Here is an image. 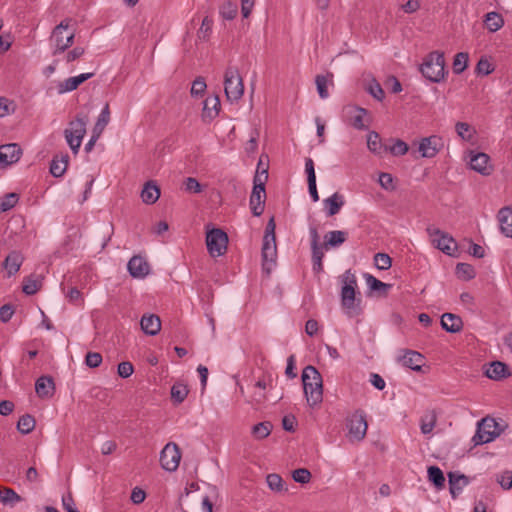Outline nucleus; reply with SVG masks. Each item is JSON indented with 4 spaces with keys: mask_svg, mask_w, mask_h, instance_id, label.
<instances>
[{
    "mask_svg": "<svg viewBox=\"0 0 512 512\" xmlns=\"http://www.w3.org/2000/svg\"><path fill=\"white\" fill-rule=\"evenodd\" d=\"M70 23V19H65L53 29L50 38L53 55L64 52L73 44L75 35L73 30H69Z\"/></svg>",
    "mask_w": 512,
    "mask_h": 512,
    "instance_id": "obj_4",
    "label": "nucleus"
},
{
    "mask_svg": "<svg viewBox=\"0 0 512 512\" xmlns=\"http://www.w3.org/2000/svg\"><path fill=\"white\" fill-rule=\"evenodd\" d=\"M275 220L272 216L265 228L261 257H262V272L269 276L277 265V245L275 236Z\"/></svg>",
    "mask_w": 512,
    "mask_h": 512,
    "instance_id": "obj_1",
    "label": "nucleus"
},
{
    "mask_svg": "<svg viewBox=\"0 0 512 512\" xmlns=\"http://www.w3.org/2000/svg\"><path fill=\"white\" fill-rule=\"evenodd\" d=\"M367 147L375 155H382L388 151V147L382 143L380 136L375 131H370L367 135Z\"/></svg>",
    "mask_w": 512,
    "mask_h": 512,
    "instance_id": "obj_30",
    "label": "nucleus"
},
{
    "mask_svg": "<svg viewBox=\"0 0 512 512\" xmlns=\"http://www.w3.org/2000/svg\"><path fill=\"white\" fill-rule=\"evenodd\" d=\"M422 75L431 82L439 83L445 76L444 53L433 51L429 53L420 66Z\"/></svg>",
    "mask_w": 512,
    "mask_h": 512,
    "instance_id": "obj_3",
    "label": "nucleus"
},
{
    "mask_svg": "<svg viewBox=\"0 0 512 512\" xmlns=\"http://www.w3.org/2000/svg\"><path fill=\"white\" fill-rule=\"evenodd\" d=\"M220 108V99L217 95L207 96L203 103V109L201 113L202 121L205 123H210L213 121L219 115Z\"/></svg>",
    "mask_w": 512,
    "mask_h": 512,
    "instance_id": "obj_15",
    "label": "nucleus"
},
{
    "mask_svg": "<svg viewBox=\"0 0 512 512\" xmlns=\"http://www.w3.org/2000/svg\"><path fill=\"white\" fill-rule=\"evenodd\" d=\"M428 480L437 488L442 489L445 485V477L438 466H430L427 470Z\"/></svg>",
    "mask_w": 512,
    "mask_h": 512,
    "instance_id": "obj_34",
    "label": "nucleus"
},
{
    "mask_svg": "<svg viewBox=\"0 0 512 512\" xmlns=\"http://www.w3.org/2000/svg\"><path fill=\"white\" fill-rule=\"evenodd\" d=\"M160 197V190L157 185L147 182L141 192V198L146 204L155 203Z\"/></svg>",
    "mask_w": 512,
    "mask_h": 512,
    "instance_id": "obj_32",
    "label": "nucleus"
},
{
    "mask_svg": "<svg viewBox=\"0 0 512 512\" xmlns=\"http://www.w3.org/2000/svg\"><path fill=\"white\" fill-rule=\"evenodd\" d=\"M66 297L68 298V301L72 304L80 305L83 303L82 293L76 287H71L68 290Z\"/></svg>",
    "mask_w": 512,
    "mask_h": 512,
    "instance_id": "obj_56",
    "label": "nucleus"
},
{
    "mask_svg": "<svg viewBox=\"0 0 512 512\" xmlns=\"http://www.w3.org/2000/svg\"><path fill=\"white\" fill-rule=\"evenodd\" d=\"M23 260L24 257L18 251H12L8 254L3 262V268L5 269L8 277L15 275L19 271Z\"/></svg>",
    "mask_w": 512,
    "mask_h": 512,
    "instance_id": "obj_24",
    "label": "nucleus"
},
{
    "mask_svg": "<svg viewBox=\"0 0 512 512\" xmlns=\"http://www.w3.org/2000/svg\"><path fill=\"white\" fill-rule=\"evenodd\" d=\"M237 11H238L237 5L230 1L224 3L220 9L221 15L223 16V18H225L227 20L234 19L235 16L237 15Z\"/></svg>",
    "mask_w": 512,
    "mask_h": 512,
    "instance_id": "obj_47",
    "label": "nucleus"
},
{
    "mask_svg": "<svg viewBox=\"0 0 512 512\" xmlns=\"http://www.w3.org/2000/svg\"><path fill=\"white\" fill-rule=\"evenodd\" d=\"M469 55L466 52H459L455 55L453 61V72L461 74L468 65Z\"/></svg>",
    "mask_w": 512,
    "mask_h": 512,
    "instance_id": "obj_41",
    "label": "nucleus"
},
{
    "mask_svg": "<svg viewBox=\"0 0 512 512\" xmlns=\"http://www.w3.org/2000/svg\"><path fill=\"white\" fill-rule=\"evenodd\" d=\"M22 501V497L12 488L3 487L0 493V502L3 505L14 507Z\"/></svg>",
    "mask_w": 512,
    "mask_h": 512,
    "instance_id": "obj_33",
    "label": "nucleus"
},
{
    "mask_svg": "<svg viewBox=\"0 0 512 512\" xmlns=\"http://www.w3.org/2000/svg\"><path fill=\"white\" fill-rule=\"evenodd\" d=\"M141 329L147 335L154 336L161 329V320L155 314H144L140 321Z\"/></svg>",
    "mask_w": 512,
    "mask_h": 512,
    "instance_id": "obj_23",
    "label": "nucleus"
},
{
    "mask_svg": "<svg viewBox=\"0 0 512 512\" xmlns=\"http://www.w3.org/2000/svg\"><path fill=\"white\" fill-rule=\"evenodd\" d=\"M328 216L336 215L345 204L344 196L335 192L332 196L323 200Z\"/></svg>",
    "mask_w": 512,
    "mask_h": 512,
    "instance_id": "obj_28",
    "label": "nucleus"
},
{
    "mask_svg": "<svg viewBox=\"0 0 512 512\" xmlns=\"http://www.w3.org/2000/svg\"><path fill=\"white\" fill-rule=\"evenodd\" d=\"M485 375L493 380H501L509 376L508 366L500 361H494L485 371Z\"/></svg>",
    "mask_w": 512,
    "mask_h": 512,
    "instance_id": "obj_29",
    "label": "nucleus"
},
{
    "mask_svg": "<svg viewBox=\"0 0 512 512\" xmlns=\"http://www.w3.org/2000/svg\"><path fill=\"white\" fill-rule=\"evenodd\" d=\"M110 121V111H109V105L106 104L104 108L102 109L98 120L94 126L93 133L97 134V136H100L103 132L104 128Z\"/></svg>",
    "mask_w": 512,
    "mask_h": 512,
    "instance_id": "obj_37",
    "label": "nucleus"
},
{
    "mask_svg": "<svg viewBox=\"0 0 512 512\" xmlns=\"http://www.w3.org/2000/svg\"><path fill=\"white\" fill-rule=\"evenodd\" d=\"M303 390L307 403L314 407L323 400V384L319 371L311 365L306 366L302 371Z\"/></svg>",
    "mask_w": 512,
    "mask_h": 512,
    "instance_id": "obj_2",
    "label": "nucleus"
},
{
    "mask_svg": "<svg viewBox=\"0 0 512 512\" xmlns=\"http://www.w3.org/2000/svg\"><path fill=\"white\" fill-rule=\"evenodd\" d=\"M496 482L500 484V486L509 490L512 488V472L504 471L496 476Z\"/></svg>",
    "mask_w": 512,
    "mask_h": 512,
    "instance_id": "obj_51",
    "label": "nucleus"
},
{
    "mask_svg": "<svg viewBox=\"0 0 512 512\" xmlns=\"http://www.w3.org/2000/svg\"><path fill=\"white\" fill-rule=\"evenodd\" d=\"M427 232L433 238V244L436 248L441 250L447 255H452L453 251L456 250L457 244L452 236L448 233L441 231L438 228L428 227Z\"/></svg>",
    "mask_w": 512,
    "mask_h": 512,
    "instance_id": "obj_13",
    "label": "nucleus"
},
{
    "mask_svg": "<svg viewBox=\"0 0 512 512\" xmlns=\"http://www.w3.org/2000/svg\"><path fill=\"white\" fill-rule=\"evenodd\" d=\"M374 262L379 270H388L392 265L391 257L386 253H376Z\"/></svg>",
    "mask_w": 512,
    "mask_h": 512,
    "instance_id": "obj_46",
    "label": "nucleus"
},
{
    "mask_svg": "<svg viewBox=\"0 0 512 512\" xmlns=\"http://www.w3.org/2000/svg\"><path fill=\"white\" fill-rule=\"evenodd\" d=\"M448 483L449 490L452 498H456L463 490V488L468 485V478L457 472H449L448 473Z\"/></svg>",
    "mask_w": 512,
    "mask_h": 512,
    "instance_id": "obj_21",
    "label": "nucleus"
},
{
    "mask_svg": "<svg viewBox=\"0 0 512 512\" xmlns=\"http://www.w3.org/2000/svg\"><path fill=\"white\" fill-rule=\"evenodd\" d=\"M266 482L270 490L276 493H281L287 489L284 487V481L278 474L271 473L266 476Z\"/></svg>",
    "mask_w": 512,
    "mask_h": 512,
    "instance_id": "obj_38",
    "label": "nucleus"
},
{
    "mask_svg": "<svg viewBox=\"0 0 512 512\" xmlns=\"http://www.w3.org/2000/svg\"><path fill=\"white\" fill-rule=\"evenodd\" d=\"M268 168V156L262 154L258 158V208L261 209L258 211V217L263 212L265 206V183L267 182L269 176Z\"/></svg>",
    "mask_w": 512,
    "mask_h": 512,
    "instance_id": "obj_12",
    "label": "nucleus"
},
{
    "mask_svg": "<svg viewBox=\"0 0 512 512\" xmlns=\"http://www.w3.org/2000/svg\"><path fill=\"white\" fill-rule=\"evenodd\" d=\"M333 74L327 73V75H317L315 78V83L317 87L318 94L321 99H326L329 97L328 92V82L332 81Z\"/></svg>",
    "mask_w": 512,
    "mask_h": 512,
    "instance_id": "obj_35",
    "label": "nucleus"
},
{
    "mask_svg": "<svg viewBox=\"0 0 512 512\" xmlns=\"http://www.w3.org/2000/svg\"><path fill=\"white\" fill-rule=\"evenodd\" d=\"M493 67L491 65V63L486 59V58H481L477 65H476V73L479 74V75H489L490 73L493 72Z\"/></svg>",
    "mask_w": 512,
    "mask_h": 512,
    "instance_id": "obj_53",
    "label": "nucleus"
},
{
    "mask_svg": "<svg viewBox=\"0 0 512 512\" xmlns=\"http://www.w3.org/2000/svg\"><path fill=\"white\" fill-rule=\"evenodd\" d=\"M282 426L285 431L294 432L296 426V418L292 415L284 416L282 419Z\"/></svg>",
    "mask_w": 512,
    "mask_h": 512,
    "instance_id": "obj_63",
    "label": "nucleus"
},
{
    "mask_svg": "<svg viewBox=\"0 0 512 512\" xmlns=\"http://www.w3.org/2000/svg\"><path fill=\"white\" fill-rule=\"evenodd\" d=\"M379 184L385 190H393V177L390 173L382 172L379 174Z\"/></svg>",
    "mask_w": 512,
    "mask_h": 512,
    "instance_id": "obj_59",
    "label": "nucleus"
},
{
    "mask_svg": "<svg viewBox=\"0 0 512 512\" xmlns=\"http://www.w3.org/2000/svg\"><path fill=\"white\" fill-rule=\"evenodd\" d=\"M62 505L65 512H79L75 508L74 499L70 493L62 497Z\"/></svg>",
    "mask_w": 512,
    "mask_h": 512,
    "instance_id": "obj_62",
    "label": "nucleus"
},
{
    "mask_svg": "<svg viewBox=\"0 0 512 512\" xmlns=\"http://www.w3.org/2000/svg\"><path fill=\"white\" fill-rule=\"evenodd\" d=\"M367 111L364 108H359L357 111V114L352 117L351 124L354 128L358 130H364L366 129V126L363 122V118L366 115Z\"/></svg>",
    "mask_w": 512,
    "mask_h": 512,
    "instance_id": "obj_55",
    "label": "nucleus"
},
{
    "mask_svg": "<svg viewBox=\"0 0 512 512\" xmlns=\"http://www.w3.org/2000/svg\"><path fill=\"white\" fill-rule=\"evenodd\" d=\"M436 424V416L434 413L426 414L421 419L420 429L423 434H429L432 432Z\"/></svg>",
    "mask_w": 512,
    "mask_h": 512,
    "instance_id": "obj_45",
    "label": "nucleus"
},
{
    "mask_svg": "<svg viewBox=\"0 0 512 512\" xmlns=\"http://www.w3.org/2000/svg\"><path fill=\"white\" fill-rule=\"evenodd\" d=\"M292 477H293L295 482H298V483H301V484H305V483H308L310 481L311 473L306 468H298V469L293 471Z\"/></svg>",
    "mask_w": 512,
    "mask_h": 512,
    "instance_id": "obj_50",
    "label": "nucleus"
},
{
    "mask_svg": "<svg viewBox=\"0 0 512 512\" xmlns=\"http://www.w3.org/2000/svg\"><path fill=\"white\" fill-rule=\"evenodd\" d=\"M181 460V451L174 442L167 443L160 453L161 467L169 472L177 470Z\"/></svg>",
    "mask_w": 512,
    "mask_h": 512,
    "instance_id": "obj_11",
    "label": "nucleus"
},
{
    "mask_svg": "<svg viewBox=\"0 0 512 512\" xmlns=\"http://www.w3.org/2000/svg\"><path fill=\"white\" fill-rule=\"evenodd\" d=\"M188 392L186 385L182 383H175L171 388V398L175 403L180 404L185 400Z\"/></svg>",
    "mask_w": 512,
    "mask_h": 512,
    "instance_id": "obj_40",
    "label": "nucleus"
},
{
    "mask_svg": "<svg viewBox=\"0 0 512 512\" xmlns=\"http://www.w3.org/2000/svg\"><path fill=\"white\" fill-rule=\"evenodd\" d=\"M35 419L29 414L20 417L17 423V429L22 434H29L35 428Z\"/></svg>",
    "mask_w": 512,
    "mask_h": 512,
    "instance_id": "obj_39",
    "label": "nucleus"
},
{
    "mask_svg": "<svg viewBox=\"0 0 512 512\" xmlns=\"http://www.w3.org/2000/svg\"><path fill=\"white\" fill-rule=\"evenodd\" d=\"M14 314L13 307L5 304L0 308V320L2 322H8Z\"/></svg>",
    "mask_w": 512,
    "mask_h": 512,
    "instance_id": "obj_64",
    "label": "nucleus"
},
{
    "mask_svg": "<svg viewBox=\"0 0 512 512\" xmlns=\"http://www.w3.org/2000/svg\"><path fill=\"white\" fill-rule=\"evenodd\" d=\"M118 375L122 378L130 377L134 372V367L130 362L124 361L118 364Z\"/></svg>",
    "mask_w": 512,
    "mask_h": 512,
    "instance_id": "obj_58",
    "label": "nucleus"
},
{
    "mask_svg": "<svg viewBox=\"0 0 512 512\" xmlns=\"http://www.w3.org/2000/svg\"><path fill=\"white\" fill-rule=\"evenodd\" d=\"M398 360L403 366L414 371H420L423 365L424 356L417 351L407 350L403 356L398 358Z\"/></svg>",
    "mask_w": 512,
    "mask_h": 512,
    "instance_id": "obj_20",
    "label": "nucleus"
},
{
    "mask_svg": "<svg viewBox=\"0 0 512 512\" xmlns=\"http://www.w3.org/2000/svg\"><path fill=\"white\" fill-rule=\"evenodd\" d=\"M206 246L211 257H219L226 253L228 236L220 228H213L206 233Z\"/></svg>",
    "mask_w": 512,
    "mask_h": 512,
    "instance_id": "obj_7",
    "label": "nucleus"
},
{
    "mask_svg": "<svg viewBox=\"0 0 512 512\" xmlns=\"http://www.w3.org/2000/svg\"><path fill=\"white\" fill-rule=\"evenodd\" d=\"M497 428L498 423L495 419L490 417L483 418L478 423L476 434L473 436L472 440L474 444L480 445L493 441L500 434V431Z\"/></svg>",
    "mask_w": 512,
    "mask_h": 512,
    "instance_id": "obj_9",
    "label": "nucleus"
},
{
    "mask_svg": "<svg viewBox=\"0 0 512 512\" xmlns=\"http://www.w3.org/2000/svg\"><path fill=\"white\" fill-rule=\"evenodd\" d=\"M206 87H207V85H206L204 78H202V77L196 78L192 83L191 95L192 96H201L205 92Z\"/></svg>",
    "mask_w": 512,
    "mask_h": 512,
    "instance_id": "obj_54",
    "label": "nucleus"
},
{
    "mask_svg": "<svg viewBox=\"0 0 512 512\" xmlns=\"http://www.w3.org/2000/svg\"><path fill=\"white\" fill-rule=\"evenodd\" d=\"M368 91L378 101H382L383 98L385 97V93L381 85L375 80L369 84Z\"/></svg>",
    "mask_w": 512,
    "mask_h": 512,
    "instance_id": "obj_57",
    "label": "nucleus"
},
{
    "mask_svg": "<svg viewBox=\"0 0 512 512\" xmlns=\"http://www.w3.org/2000/svg\"><path fill=\"white\" fill-rule=\"evenodd\" d=\"M348 233L346 231L334 230L325 234L324 247L325 250L336 248L347 240Z\"/></svg>",
    "mask_w": 512,
    "mask_h": 512,
    "instance_id": "obj_27",
    "label": "nucleus"
},
{
    "mask_svg": "<svg viewBox=\"0 0 512 512\" xmlns=\"http://www.w3.org/2000/svg\"><path fill=\"white\" fill-rule=\"evenodd\" d=\"M224 91L230 102L239 100L244 93V85L242 78L237 69L229 67L226 69L224 76Z\"/></svg>",
    "mask_w": 512,
    "mask_h": 512,
    "instance_id": "obj_6",
    "label": "nucleus"
},
{
    "mask_svg": "<svg viewBox=\"0 0 512 512\" xmlns=\"http://www.w3.org/2000/svg\"><path fill=\"white\" fill-rule=\"evenodd\" d=\"M69 156L62 154L55 156L50 165V172L54 177H61L68 167Z\"/></svg>",
    "mask_w": 512,
    "mask_h": 512,
    "instance_id": "obj_31",
    "label": "nucleus"
},
{
    "mask_svg": "<svg viewBox=\"0 0 512 512\" xmlns=\"http://www.w3.org/2000/svg\"><path fill=\"white\" fill-rule=\"evenodd\" d=\"M35 391L40 398H48L53 395L54 382L49 376H41L35 383Z\"/></svg>",
    "mask_w": 512,
    "mask_h": 512,
    "instance_id": "obj_26",
    "label": "nucleus"
},
{
    "mask_svg": "<svg viewBox=\"0 0 512 512\" xmlns=\"http://www.w3.org/2000/svg\"><path fill=\"white\" fill-rule=\"evenodd\" d=\"M211 27H212V20L209 17H205L202 20L201 27L198 31V37L201 39H205L211 32Z\"/></svg>",
    "mask_w": 512,
    "mask_h": 512,
    "instance_id": "obj_61",
    "label": "nucleus"
},
{
    "mask_svg": "<svg viewBox=\"0 0 512 512\" xmlns=\"http://www.w3.org/2000/svg\"><path fill=\"white\" fill-rule=\"evenodd\" d=\"M456 275L463 280H471L475 277V270L468 263H458L456 265Z\"/></svg>",
    "mask_w": 512,
    "mask_h": 512,
    "instance_id": "obj_43",
    "label": "nucleus"
},
{
    "mask_svg": "<svg viewBox=\"0 0 512 512\" xmlns=\"http://www.w3.org/2000/svg\"><path fill=\"white\" fill-rule=\"evenodd\" d=\"M41 287V281L33 276L27 277L23 281L22 290L27 295H34Z\"/></svg>",
    "mask_w": 512,
    "mask_h": 512,
    "instance_id": "obj_44",
    "label": "nucleus"
},
{
    "mask_svg": "<svg viewBox=\"0 0 512 512\" xmlns=\"http://www.w3.org/2000/svg\"><path fill=\"white\" fill-rule=\"evenodd\" d=\"M442 143L441 138L438 136H429L423 138L418 147V151L424 158H432L437 155L440 150Z\"/></svg>",
    "mask_w": 512,
    "mask_h": 512,
    "instance_id": "obj_16",
    "label": "nucleus"
},
{
    "mask_svg": "<svg viewBox=\"0 0 512 512\" xmlns=\"http://www.w3.org/2000/svg\"><path fill=\"white\" fill-rule=\"evenodd\" d=\"M185 190L190 193H200L202 186L196 178L188 177L185 180Z\"/></svg>",
    "mask_w": 512,
    "mask_h": 512,
    "instance_id": "obj_60",
    "label": "nucleus"
},
{
    "mask_svg": "<svg viewBox=\"0 0 512 512\" xmlns=\"http://www.w3.org/2000/svg\"><path fill=\"white\" fill-rule=\"evenodd\" d=\"M93 73H82L78 76L69 77L58 84V93L63 94L77 89L82 83L90 79Z\"/></svg>",
    "mask_w": 512,
    "mask_h": 512,
    "instance_id": "obj_19",
    "label": "nucleus"
},
{
    "mask_svg": "<svg viewBox=\"0 0 512 512\" xmlns=\"http://www.w3.org/2000/svg\"><path fill=\"white\" fill-rule=\"evenodd\" d=\"M18 202V195L15 193H9L4 196L0 203L1 211L5 212L13 208Z\"/></svg>",
    "mask_w": 512,
    "mask_h": 512,
    "instance_id": "obj_48",
    "label": "nucleus"
},
{
    "mask_svg": "<svg viewBox=\"0 0 512 512\" xmlns=\"http://www.w3.org/2000/svg\"><path fill=\"white\" fill-rule=\"evenodd\" d=\"M346 427L351 440L361 441L367 433L366 414L363 410H356L346 420Z\"/></svg>",
    "mask_w": 512,
    "mask_h": 512,
    "instance_id": "obj_8",
    "label": "nucleus"
},
{
    "mask_svg": "<svg viewBox=\"0 0 512 512\" xmlns=\"http://www.w3.org/2000/svg\"><path fill=\"white\" fill-rule=\"evenodd\" d=\"M22 154L20 146L16 143H10L0 146V162L3 165L16 163Z\"/></svg>",
    "mask_w": 512,
    "mask_h": 512,
    "instance_id": "obj_17",
    "label": "nucleus"
},
{
    "mask_svg": "<svg viewBox=\"0 0 512 512\" xmlns=\"http://www.w3.org/2000/svg\"><path fill=\"white\" fill-rule=\"evenodd\" d=\"M87 116L78 114L76 118L69 123L68 128L64 130V136L67 144L74 154H77L82 140L86 134Z\"/></svg>",
    "mask_w": 512,
    "mask_h": 512,
    "instance_id": "obj_5",
    "label": "nucleus"
},
{
    "mask_svg": "<svg viewBox=\"0 0 512 512\" xmlns=\"http://www.w3.org/2000/svg\"><path fill=\"white\" fill-rule=\"evenodd\" d=\"M127 268L130 275L134 278H144L150 271L148 262L141 256H133L129 260Z\"/></svg>",
    "mask_w": 512,
    "mask_h": 512,
    "instance_id": "obj_18",
    "label": "nucleus"
},
{
    "mask_svg": "<svg viewBox=\"0 0 512 512\" xmlns=\"http://www.w3.org/2000/svg\"><path fill=\"white\" fill-rule=\"evenodd\" d=\"M341 305L349 318H354L362 313L361 299H356V288L343 285L341 289Z\"/></svg>",
    "mask_w": 512,
    "mask_h": 512,
    "instance_id": "obj_10",
    "label": "nucleus"
},
{
    "mask_svg": "<svg viewBox=\"0 0 512 512\" xmlns=\"http://www.w3.org/2000/svg\"><path fill=\"white\" fill-rule=\"evenodd\" d=\"M364 277H365L366 283L371 291L387 292V290L391 287L390 284H386V283L380 281L379 279H377L376 277H374L371 274L366 273L364 275Z\"/></svg>",
    "mask_w": 512,
    "mask_h": 512,
    "instance_id": "obj_42",
    "label": "nucleus"
},
{
    "mask_svg": "<svg viewBox=\"0 0 512 512\" xmlns=\"http://www.w3.org/2000/svg\"><path fill=\"white\" fill-rule=\"evenodd\" d=\"M484 22L487 29L491 32L498 31L504 25L503 17L497 12L487 13Z\"/></svg>",
    "mask_w": 512,
    "mask_h": 512,
    "instance_id": "obj_36",
    "label": "nucleus"
},
{
    "mask_svg": "<svg viewBox=\"0 0 512 512\" xmlns=\"http://www.w3.org/2000/svg\"><path fill=\"white\" fill-rule=\"evenodd\" d=\"M469 164L472 170L484 176L490 175L493 171L489 155L483 152H471Z\"/></svg>",
    "mask_w": 512,
    "mask_h": 512,
    "instance_id": "obj_14",
    "label": "nucleus"
},
{
    "mask_svg": "<svg viewBox=\"0 0 512 512\" xmlns=\"http://www.w3.org/2000/svg\"><path fill=\"white\" fill-rule=\"evenodd\" d=\"M102 363V355L98 352H88L85 357V364L90 368H97Z\"/></svg>",
    "mask_w": 512,
    "mask_h": 512,
    "instance_id": "obj_52",
    "label": "nucleus"
},
{
    "mask_svg": "<svg viewBox=\"0 0 512 512\" xmlns=\"http://www.w3.org/2000/svg\"><path fill=\"white\" fill-rule=\"evenodd\" d=\"M497 218L501 233L506 237L512 238V208L509 206L501 208Z\"/></svg>",
    "mask_w": 512,
    "mask_h": 512,
    "instance_id": "obj_22",
    "label": "nucleus"
},
{
    "mask_svg": "<svg viewBox=\"0 0 512 512\" xmlns=\"http://www.w3.org/2000/svg\"><path fill=\"white\" fill-rule=\"evenodd\" d=\"M388 150L394 156H402L408 152L409 147L406 142L398 139L391 147L388 148Z\"/></svg>",
    "mask_w": 512,
    "mask_h": 512,
    "instance_id": "obj_49",
    "label": "nucleus"
},
{
    "mask_svg": "<svg viewBox=\"0 0 512 512\" xmlns=\"http://www.w3.org/2000/svg\"><path fill=\"white\" fill-rule=\"evenodd\" d=\"M441 327L446 332L458 333L463 329V321L460 316L453 313H444L441 317Z\"/></svg>",
    "mask_w": 512,
    "mask_h": 512,
    "instance_id": "obj_25",
    "label": "nucleus"
}]
</instances>
